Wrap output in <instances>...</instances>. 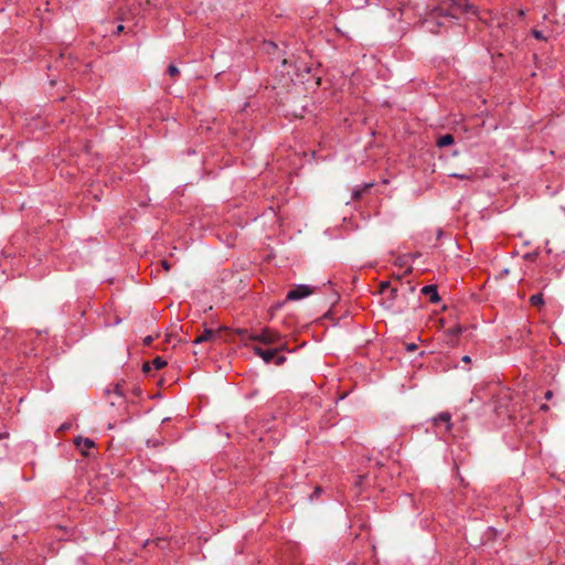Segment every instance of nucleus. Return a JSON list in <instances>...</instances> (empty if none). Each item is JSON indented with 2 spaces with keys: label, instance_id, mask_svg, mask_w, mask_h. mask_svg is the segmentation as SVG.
I'll return each instance as SVG.
<instances>
[{
  "label": "nucleus",
  "instance_id": "nucleus-1",
  "mask_svg": "<svg viewBox=\"0 0 565 565\" xmlns=\"http://www.w3.org/2000/svg\"><path fill=\"white\" fill-rule=\"evenodd\" d=\"M431 11L444 18L458 19V13H472L477 14L475 6L468 3L466 0H438Z\"/></svg>",
  "mask_w": 565,
  "mask_h": 565
},
{
  "label": "nucleus",
  "instance_id": "nucleus-2",
  "mask_svg": "<svg viewBox=\"0 0 565 565\" xmlns=\"http://www.w3.org/2000/svg\"><path fill=\"white\" fill-rule=\"evenodd\" d=\"M237 334L242 340L249 339L253 341H259L264 344H281L280 333L271 329H263L259 333L249 334L247 329H237Z\"/></svg>",
  "mask_w": 565,
  "mask_h": 565
},
{
  "label": "nucleus",
  "instance_id": "nucleus-3",
  "mask_svg": "<svg viewBox=\"0 0 565 565\" xmlns=\"http://www.w3.org/2000/svg\"><path fill=\"white\" fill-rule=\"evenodd\" d=\"M286 350V344H279L276 348L263 349L260 347H254V353L260 356L266 363H274L281 365L286 362V356L282 351Z\"/></svg>",
  "mask_w": 565,
  "mask_h": 565
},
{
  "label": "nucleus",
  "instance_id": "nucleus-4",
  "mask_svg": "<svg viewBox=\"0 0 565 565\" xmlns=\"http://www.w3.org/2000/svg\"><path fill=\"white\" fill-rule=\"evenodd\" d=\"M401 295L396 287L388 290V295L383 299V305L393 313H403L407 309V303L402 302Z\"/></svg>",
  "mask_w": 565,
  "mask_h": 565
},
{
  "label": "nucleus",
  "instance_id": "nucleus-5",
  "mask_svg": "<svg viewBox=\"0 0 565 565\" xmlns=\"http://www.w3.org/2000/svg\"><path fill=\"white\" fill-rule=\"evenodd\" d=\"M433 427L436 434L445 435L451 431L452 422L449 412H441L431 418Z\"/></svg>",
  "mask_w": 565,
  "mask_h": 565
},
{
  "label": "nucleus",
  "instance_id": "nucleus-6",
  "mask_svg": "<svg viewBox=\"0 0 565 565\" xmlns=\"http://www.w3.org/2000/svg\"><path fill=\"white\" fill-rule=\"evenodd\" d=\"M316 291V287L309 285H297L290 289L286 295V301H298L301 300Z\"/></svg>",
  "mask_w": 565,
  "mask_h": 565
},
{
  "label": "nucleus",
  "instance_id": "nucleus-7",
  "mask_svg": "<svg viewBox=\"0 0 565 565\" xmlns=\"http://www.w3.org/2000/svg\"><path fill=\"white\" fill-rule=\"evenodd\" d=\"M441 18V15H438L436 12L429 10L423 20V25L427 31L431 33H438L439 29L444 25Z\"/></svg>",
  "mask_w": 565,
  "mask_h": 565
},
{
  "label": "nucleus",
  "instance_id": "nucleus-8",
  "mask_svg": "<svg viewBox=\"0 0 565 565\" xmlns=\"http://www.w3.org/2000/svg\"><path fill=\"white\" fill-rule=\"evenodd\" d=\"M74 444L82 451L83 455H87L86 450L95 447L94 440L82 436H77L74 439Z\"/></svg>",
  "mask_w": 565,
  "mask_h": 565
},
{
  "label": "nucleus",
  "instance_id": "nucleus-9",
  "mask_svg": "<svg viewBox=\"0 0 565 565\" xmlns=\"http://www.w3.org/2000/svg\"><path fill=\"white\" fill-rule=\"evenodd\" d=\"M420 292L425 296H428L429 297V300L430 302L433 303H437L440 301V297H439V294H438V290H437V286L436 285H427V286H424L420 290Z\"/></svg>",
  "mask_w": 565,
  "mask_h": 565
},
{
  "label": "nucleus",
  "instance_id": "nucleus-10",
  "mask_svg": "<svg viewBox=\"0 0 565 565\" xmlns=\"http://www.w3.org/2000/svg\"><path fill=\"white\" fill-rule=\"evenodd\" d=\"M462 327L460 324H456L454 327H451L448 331H447V337L449 338L447 340V343L451 344V345H455L456 342H457V339L458 337L462 333Z\"/></svg>",
  "mask_w": 565,
  "mask_h": 565
},
{
  "label": "nucleus",
  "instance_id": "nucleus-11",
  "mask_svg": "<svg viewBox=\"0 0 565 565\" xmlns=\"http://www.w3.org/2000/svg\"><path fill=\"white\" fill-rule=\"evenodd\" d=\"M216 337V332L213 329H204L201 335L196 337L193 341L194 344L211 341Z\"/></svg>",
  "mask_w": 565,
  "mask_h": 565
},
{
  "label": "nucleus",
  "instance_id": "nucleus-12",
  "mask_svg": "<svg viewBox=\"0 0 565 565\" xmlns=\"http://www.w3.org/2000/svg\"><path fill=\"white\" fill-rule=\"evenodd\" d=\"M455 142V138L451 134H445L437 138L436 146L439 148H445L451 146Z\"/></svg>",
  "mask_w": 565,
  "mask_h": 565
},
{
  "label": "nucleus",
  "instance_id": "nucleus-13",
  "mask_svg": "<svg viewBox=\"0 0 565 565\" xmlns=\"http://www.w3.org/2000/svg\"><path fill=\"white\" fill-rule=\"evenodd\" d=\"M372 186H373V183L371 182V183H364L363 185L353 189L352 200L359 201L362 198L363 193H365Z\"/></svg>",
  "mask_w": 565,
  "mask_h": 565
},
{
  "label": "nucleus",
  "instance_id": "nucleus-14",
  "mask_svg": "<svg viewBox=\"0 0 565 565\" xmlns=\"http://www.w3.org/2000/svg\"><path fill=\"white\" fill-rule=\"evenodd\" d=\"M110 393H114L118 395L119 397H125L124 390L121 383L113 384L111 387L105 388V394L109 395Z\"/></svg>",
  "mask_w": 565,
  "mask_h": 565
},
{
  "label": "nucleus",
  "instance_id": "nucleus-15",
  "mask_svg": "<svg viewBox=\"0 0 565 565\" xmlns=\"http://www.w3.org/2000/svg\"><path fill=\"white\" fill-rule=\"evenodd\" d=\"M530 303L534 307H541L544 305V298L542 292H537L530 297Z\"/></svg>",
  "mask_w": 565,
  "mask_h": 565
},
{
  "label": "nucleus",
  "instance_id": "nucleus-16",
  "mask_svg": "<svg viewBox=\"0 0 565 565\" xmlns=\"http://www.w3.org/2000/svg\"><path fill=\"white\" fill-rule=\"evenodd\" d=\"M150 363L152 367L156 370H160L167 365V361L163 360L161 356H156Z\"/></svg>",
  "mask_w": 565,
  "mask_h": 565
},
{
  "label": "nucleus",
  "instance_id": "nucleus-17",
  "mask_svg": "<svg viewBox=\"0 0 565 565\" xmlns=\"http://www.w3.org/2000/svg\"><path fill=\"white\" fill-rule=\"evenodd\" d=\"M167 73L171 76V77H177L179 74H180V71L179 68L174 65V64H170L167 68Z\"/></svg>",
  "mask_w": 565,
  "mask_h": 565
},
{
  "label": "nucleus",
  "instance_id": "nucleus-18",
  "mask_svg": "<svg viewBox=\"0 0 565 565\" xmlns=\"http://www.w3.org/2000/svg\"><path fill=\"white\" fill-rule=\"evenodd\" d=\"M323 492V488L320 486H317L313 490V492L309 495L310 501H313L315 499H318L319 495Z\"/></svg>",
  "mask_w": 565,
  "mask_h": 565
},
{
  "label": "nucleus",
  "instance_id": "nucleus-19",
  "mask_svg": "<svg viewBox=\"0 0 565 565\" xmlns=\"http://www.w3.org/2000/svg\"><path fill=\"white\" fill-rule=\"evenodd\" d=\"M379 288H380V292L384 294L386 290H390L393 287L391 286V281L385 280V281H381Z\"/></svg>",
  "mask_w": 565,
  "mask_h": 565
},
{
  "label": "nucleus",
  "instance_id": "nucleus-20",
  "mask_svg": "<svg viewBox=\"0 0 565 565\" xmlns=\"http://www.w3.org/2000/svg\"><path fill=\"white\" fill-rule=\"evenodd\" d=\"M532 35L536 39V40H540V41H545L546 38L544 36L543 32L540 31V30H536V29H533L532 30Z\"/></svg>",
  "mask_w": 565,
  "mask_h": 565
},
{
  "label": "nucleus",
  "instance_id": "nucleus-21",
  "mask_svg": "<svg viewBox=\"0 0 565 565\" xmlns=\"http://www.w3.org/2000/svg\"><path fill=\"white\" fill-rule=\"evenodd\" d=\"M364 479H365V476H363V475L356 476L355 481H354L355 487H361Z\"/></svg>",
  "mask_w": 565,
  "mask_h": 565
},
{
  "label": "nucleus",
  "instance_id": "nucleus-22",
  "mask_svg": "<svg viewBox=\"0 0 565 565\" xmlns=\"http://www.w3.org/2000/svg\"><path fill=\"white\" fill-rule=\"evenodd\" d=\"M161 266L166 271H169L171 269V264L167 259L161 260Z\"/></svg>",
  "mask_w": 565,
  "mask_h": 565
},
{
  "label": "nucleus",
  "instance_id": "nucleus-23",
  "mask_svg": "<svg viewBox=\"0 0 565 565\" xmlns=\"http://www.w3.org/2000/svg\"><path fill=\"white\" fill-rule=\"evenodd\" d=\"M451 177L460 179V180L470 179V177L468 174H461V173H454V174H451Z\"/></svg>",
  "mask_w": 565,
  "mask_h": 565
},
{
  "label": "nucleus",
  "instance_id": "nucleus-24",
  "mask_svg": "<svg viewBox=\"0 0 565 565\" xmlns=\"http://www.w3.org/2000/svg\"><path fill=\"white\" fill-rule=\"evenodd\" d=\"M151 369H152V365H151V363H150V362H145V363L142 364V371H143L145 373H148Z\"/></svg>",
  "mask_w": 565,
  "mask_h": 565
},
{
  "label": "nucleus",
  "instance_id": "nucleus-25",
  "mask_svg": "<svg viewBox=\"0 0 565 565\" xmlns=\"http://www.w3.org/2000/svg\"><path fill=\"white\" fill-rule=\"evenodd\" d=\"M415 350H417V344H415V343H408V344H406V351H407V352H413V351H415Z\"/></svg>",
  "mask_w": 565,
  "mask_h": 565
},
{
  "label": "nucleus",
  "instance_id": "nucleus-26",
  "mask_svg": "<svg viewBox=\"0 0 565 565\" xmlns=\"http://www.w3.org/2000/svg\"><path fill=\"white\" fill-rule=\"evenodd\" d=\"M152 341H153V338H152L151 335H147V337L143 339V344H145L146 347H149V345H151Z\"/></svg>",
  "mask_w": 565,
  "mask_h": 565
},
{
  "label": "nucleus",
  "instance_id": "nucleus-27",
  "mask_svg": "<svg viewBox=\"0 0 565 565\" xmlns=\"http://www.w3.org/2000/svg\"><path fill=\"white\" fill-rule=\"evenodd\" d=\"M516 14H518V17H519L520 19H523V18L525 17V14H526V11H525V10H523V9H519V10H518V12H516Z\"/></svg>",
  "mask_w": 565,
  "mask_h": 565
},
{
  "label": "nucleus",
  "instance_id": "nucleus-28",
  "mask_svg": "<svg viewBox=\"0 0 565 565\" xmlns=\"http://www.w3.org/2000/svg\"><path fill=\"white\" fill-rule=\"evenodd\" d=\"M553 397V391L547 390L544 394L545 399H551Z\"/></svg>",
  "mask_w": 565,
  "mask_h": 565
},
{
  "label": "nucleus",
  "instance_id": "nucleus-29",
  "mask_svg": "<svg viewBox=\"0 0 565 565\" xmlns=\"http://www.w3.org/2000/svg\"><path fill=\"white\" fill-rule=\"evenodd\" d=\"M540 409L543 411V412H547L550 409L548 405L547 404H542L540 406Z\"/></svg>",
  "mask_w": 565,
  "mask_h": 565
},
{
  "label": "nucleus",
  "instance_id": "nucleus-30",
  "mask_svg": "<svg viewBox=\"0 0 565 565\" xmlns=\"http://www.w3.org/2000/svg\"><path fill=\"white\" fill-rule=\"evenodd\" d=\"M122 31H124V25L119 24V25L117 26V29H116V32H115V33H116V34H118V33H120V32H122Z\"/></svg>",
  "mask_w": 565,
  "mask_h": 565
},
{
  "label": "nucleus",
  "instance_id": "nucleus-31",
  "mask_svg": "<svg viewBox=\"0 0 565 565\" xmlns=\"http://www.w3.org/2000/svg\"><path fill=\"white\" fill-rule=\"evenodd\" d=\"M444 235V232L441 230H438L437 233H436V236L437 238H441V236Z\"/></svg>",
  "mask_w": 565,
  "mask_h": 565
},
{
  "label": "nucleus",
  "instance_id": "nucleus-32",
  "mask_svg": "<svg viewBox=\"0 0 565 565\" xmlns=\"http://www.w3.org/2000/svg\"><path fill=\"white\" fill-rule=\"evenodd\" d=\"M462 361L466 362V363L470 362V356L469 355H465L462 358Z\"/></svg>",
  "mask_w": 565,
  "mask_h": 565
},
{
  "label": "nucleus",
  "instance_id": "nucleus-33",
  "mask_svg": "<svg viewBox=\"0 0 565 565\" xmlns=\"http://www.w3.org/2000/svg\"><path fill=\"white\" fill-rule=\"evenodd\" d=\"M407 290H408V292L414 294L415 292V287L414 286H409Z\"/></svg>",
  "mask_w": 565,
  "mask_h": 565
},
{
  "label": "nucleus",
  "instance_id": "nucleus-34",
  "mask_svg": "<svg viewBox=\"0 0 565 565\" xmlns=\"http://www.w3.org/2000/svg\"><path fill=\"white\" fill-rule=\"evenodd\" d=\"M134 394L139 396L141 394V390L140 388H135L134 390Z\"/></svg>",
  "mask_w": 565,
  "mask_h": 565
},
{
  "label": "nucleus",
  "instance_id": "nucleus-35",
  "mask_svg": "<svg viewBox=\"0 0 565 565\" xmlns=\"http://www.w3.org/2000/svg\"><path fill=\"white\" fill-rule=\"evenodd\" d=\"M412 271V268L409 267L406 271H405V275L411 273Z\"/></svg>",
  "mask_w": 565,
  "mask_h": 565
},
{
  "label": "nucleus",
  "instance_id": "nucleus-36",
  "mask_svg": "<svg viewBox=\"0 0 565 565\" xmlns=\"http://www.w3.org/2000/svg\"><path fill=\"white\" fill-rule=\"evenodd\" d=\"M398 265L403 266L404 265L403 260H398Z\"/></svg>",
  "mask_w": 565,
  "mask_h": 565
}]
</instances>
